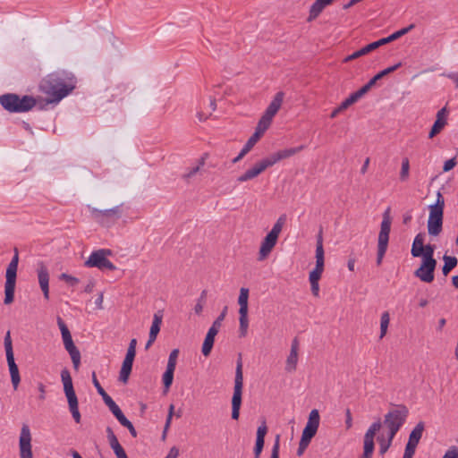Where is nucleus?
<instances>
[{"instance_id":"obj_61","label":"nucleus","mask_w":458,"mask_h":458,"mask_svg":"<svg viewBox=\"0 0 458 458\" xmlns=\"http://www.w3.org/2000/svg\"><path fill=\"white\" fill-rule=\"evenodd\" d=\"M390 39H389V37H386V38H380L375 42H372V46L374 47V50L377 49L378 47L386 45V44H388L390 43Z\"/></svg>"},{"instance_id":"obj_52","label":"nucleus","mask_w":458,"mask_h":458,"mask_svg":"<svg viewBox=\"0 0 458 458\" xmlns=\"http://www.w3.org/2000/svg\"><path fill=\"white\" fill-rule=\"evenodd\" d=\"M92 383H93L94 386L96 387L98 393L102 397H104V395L107 394V393L104 390V388L101 386L99 381L98 380L95 371L92 372Z\"/></svg>"},{"instance_id":"obj_29","label":"nucleus","mask_w":458,"mask_h":458,"mask_svg":"<svg viewBox=\"0 0 458 458\" xmlns=\"http://www.w3.org/2000/svg\"><path fill=\"white\" fill-rule=\"evenodd\" d=\"M242 387H243L242 362V358L240 357L239 360H237V365H236V369H235L233 390L242 391Z\"/></svg>"},{"instance_id":"obj_37","label":"nucleus","mask_w":458,"mask_h":458,"mask_svg":"<svg viewBox=\"0 0 458 458\" xmlns=\"http://www.w3.org/2000/svg\"><path fill=\"white\" fill-rule=\"evenodd\" d=\"M312 437H310V436H307L302 433L301 438L299 443V447L297 449V455L301 456L304 453L305 449L308 447L309 444L310 443V440Z\"/></svg>"},{"instance_id":"obj_35","label":"nucleus","mask_w":458,"mask_h":458,"mask_svg":"<svg viewBox=\"0 0 458 458\" xmlns=\"http://www.w3.org/2000/svg\"><path fill=\"white\" fill-rule=\"evenodd\" d=\"M174 370H175L174 368L166 367V369H165V373L163 374L162 381H163L164 386L165 388V391H168L170 386L173 384Z\"/></svg>"},{"instance_id":"obj_49","label":"nucleus","mask_w":458,"mask_h":458,"mask_svg":"<svg viewBox=\"0 0 458 458\" xmlns=\"http://www.w3.org/2000/svg\"><path fill=\"white\" fill-rule=\"evenodd\" d=\"M60 279L67 283L71 286L76 285L80 280L79 278L70 276L68 274L63 273L60 275Z\"/></svg>"},{"instance_id":"obj_13","label":"nucleus","mask_w":458,"mask_h":458,"mask_svg":"<svg viewBox=\"0 0 458 458\" xmlns=\"http://www.w3.org/2000/svg\"><path fill=\"white\" fill-rule=\"evenodd\" d=\"M91 212L94 215L95 218L100 224H102L103 225H106V226H109L110 224L114 223L122 216L120 207H118V206L114 207L113 208L105 209V210L93 208Z\"/></svg>"},{"instance_id":"obj_42","label":"nucleus","mask_w":458,"mask_h":458,"mask_svg":"<svg viewBox=\"0 0 458 458\" xmlns=\"http://www.w3.org/2000/svg\"><path fill=\"white\" fill-rule=\"evenodd\" d=\"M377 442L379 444L380 454H384L385 453H386L392 445V442L386 439V437L383 435L377 437Z\"/></svg>"},{"instance_id":"obj_36","label":"nucleus","mask_w":458,"mask_h":458,"mask_svg":"<svg viewBox=\"0 0 458 458\" xmlns=\"http://www.w3.org/2000/svg\"><path fill=\"white\" fill-rule=\"evenodd\" d=\"M390 322V316L387 311H385L381 315L380 318V338H383L386 332Z\"/></svg>"},{"instance_id":"obj_24","label":"nucleus","mask_w":458,"mask_h":458,"mask_svg":"<svg viewBox=\"0 0 458 458\" xmlns=\"http://www.w3.org/2000/svg\"><path fill=\"white\" fill-rule=\"evenodd\" d=\"M218 331L219 330L216 329L215 327H211L208 329V331L206 335L204 343L202 344V349H201V352L204 356L207 357L210 354L213 345H214L215 337L217 335Z\"/></svg>"},{"instance_id":"obj_26","label":"nucleus","mask_w":458,"mask_h":458,"mask_svg":"<svg viewBox=\"0 0 458 458\" xmlns=\"http://www.w3.org/2000/svg\"><path fill=\"white\" fill-rule=\"evenodd\" d=\"M242 391L233 390L232 397V419L237 420L240 417Z\"/></svg>"},{"instance_id":"obj_16","label":"nucleus","mask_w":458,"mask_h":458,"mask_svg":"<svg viewBox=\"0 0 458 458\" xmlns=\"http://www.w3.org/2000/svg\"><path fill=\"white\" fill-rule=\"evenodd\" d=\"M38 284L41 291L43 292L44 298L49 299V272L47 267L43 262L38 264L37 268Z\"/></svg>"},{"instance_id":"obj_14","label":"nucleus","mask_w":458,"mask_h":458,"mask_svg":"<svg viewBox=\"0 0 458 458\" xmlns=\"http://www.w3.org/2000/svg\"><path fill=\"white\" fill-rule=\"evenodd\" d=\"M19 449L21 458H33L30 429L26 424L21 429Z\"/></svg>"},{"instance_id":"obj_9","label":"nucleus","mask_w":458,"mask_h":458,"mask_svg":"<svg viewBox=\"0 0 458 458\" xmlns=\"http://www.w3.org/2000/svg\"><path fill=\"white\" fill-rule=\"evenodd\" d=\"M112 254L111 250L99 249L93 251L89 259L85 261L84 265L87 267H97L100 270L114 271L116 267L106 258Z\"/></svg>"},{"instance_id":"obj_21","label":"nucleus","mask_w":458,"mask_h":458,"mask_svg":"<svg viewBox=\"0 0 458 458\" xmlns=\"http://www.w3.org/2000/svg\"><path fill=\"white\" fill-rule=\"evenodd\" d=\"M335 0H315V2L311 4L309 12V16L307 21H312L316 20L320 13L323 12V10L332 4Z\"/></svg>"},{"instance_id":"obj_7","label":"nucleus","mask_w":458,"mask_h":458,"mask_svg":"<svg viewBox=\"0 0 458 458\" xmlns=\"http://www.w3.org/2000/svg\"><path fill=\"white\" fill-rule=\"evenodd\" d=\"M56 321L61 331L64 346L71 356L74 369L78 370L81 364V352L75 346L71 332L62 318L57 317Z\"/></svg>"},{"instance_id":"obj_27","label":"nucleus","mask_w":458,"mask_h":458,"mask_svg":"<svg viewBox=\"0 0 458 458\" xmlns=\"http://www.w3.org/2000/svg\"><path fill=\"white\" fill-rule=\"evenodd\" d=\"M163 314L162 311L159 310L154 314L153 322L149 330L148 337L151 340H156L157 336L160 331V326L162 324Z\"/></svg>"},{"instance_id":"obj_56","label":"nucleus","mask_w":458,"mask_h":458,"mask_svg":"<svg viewBox=\"0 0 458 458\" xmlns=\"http://www.w3.org/2000/svg\"><path fill=\"white\" fill-rule=\"evenodd\" d=\"M114 416L117 419L120 424L123 427H129L131 421L124 416L121 409L114 413Z\"/></svg>"},{"instance_id":"obj_12","label":"nucleus","mask_w":458,"mask_h":458,"mask_svg":"<svg viewBox=\"0 0 458 458\" xmlns=\"http://www.w3.org/2000/svg\"><path fill=\"white\" fill-rule=\"evenodd\" d=\"M324 249L321 233L318 234L316 246V266L309 276L310 282H318L324 271Z\"/></svg>"},{"instance_id":"obj_31","label":"nucleus","mask_w":458,"mask_h":458,"mask_svg":"<svg viewBox=\"0 0 458 458\" xmlns=\"http://www.w3.org/2000/svg\"><path fill=\"white\" fill-rule=\"evenodd\" d=\"M374 51V47L372 46V43L363 47L362 48H360V50H357L355 51L354 53H352V55H347L344 59V63H348V62H351L354 59H357L360 56H363L365 55H368L369 54L370 52Z\"/></svg>"},{"instance_id":"obj_33","label":"nucleus","mask_w":458,"mask_h":458,"mask_svg":"<svg viewBox=\"0 0 458 458\" xmlns=\"http://www.w3.org/2000/svg\"><path fill=\"white\" fill-rule=\"evenodd\" d=\"M272 122V118L263 114L258 123L255 132L262 136L264 132L268 129Z\"/></svg>"},{"instance_id":"obj_34","label":"nucleus","mask_w":458,"mask_h":458,"mask_svg":"<svg viewBox=\"0 0 458 458\" xmlns=\"http://www.w3.org/2000/svg\"><path fill=\"white\" fill-rule=\"evenodd\" d=\"M434 251H435V246L432 244H427L424 245L422 249V255L420 257L422 258L423 261H429L432 263H437V260L434 259Z\"/></svg>"},{"instance_id":"obj_45","label":"nucleus","mask_w":458,"mask_h":458,"mask_svg":"<svg viewBox=\"0 0 458 458\" xmlns=\"http://www.w3.org/2000/svg\"><path fill=\"white\" fill-rule=\"evenodd\" d=\"M102 399L113 414L120 410L119 406L115 403V402L108 394L104 395V397H102Z\"/></svg>"},{"instance_id":"obj_63","label":"nucleus","mask_w":458,"mask_h":458,"mask_svg":"<svg viewBox=\"0 0 458 458\" xmlns=\"http://www.w3.org/2000/svg\"><path fill=\"white\" fill-rule=\"evenodd\" d=\"M446 114H447V110H446V107H443L441 108L437 114V119L436 120H439L441 122H447L446 121Z\"/></svg>"},{"instance_id":"obj_54","label":"nucleus","mask_w":458,"mask_h":458,"mask_svg":"<svg viewBox=\"0 0 458 458\" xmlns=\"http://www.w3.org/2000/svg\"><path fill=\"white\" fill-rule=\"evenodd\" d=\"M114 416L117 419L120 424L123 427H129L131 421L124 416L121 409L114 413Z\"/></svg>"},{"instance_id":"obj_2","label":"nucleus","mask_w":458,"mask_h":458,"mask_svg":"<svg viewBox=\"0 0 458 458\" xmlns=\"http://www.w3.org/2000/svg\"><path fill=\"white\" fill-rule=\"evenodd\" d=\"M37 104L34 97L24 95L20 97L15 93H6L0 96V105L9 113H26Z\"/></svg>"},{"instance_id":"obj_10","label":"nucleus","mask_w":458,"mask_h":458,"mask_svg":"<svg viewBox=\"0 0 458 458\" xmlns=\"http://www.w3.org/2000/svg\"><path fill=\"white\" fill-rule=\"evenodd\" d=\"M409 411L406 406L400 405L395 409L390 410L384 418V425L387 428L400 430L405 423Z\"/></svg>"},{"instance_id":"obj_5","label":"nucleus","mask_w":458,"mask_h":458,"mask_svg":"<svg viewBox=\"0 0 458 458\" xmlns=\"http://www.w3.org/2000/svg\"><path fill=\"white\" fill-rule=\"evenodd\" d=\"M285 220V215H282L274 224L271 231L266 235L260 245L259 260L267 259L270 254L277 242L278 236L283 229Z\"/></svg>"},{"instance_id":"obj_22","label":"nucleus","mask_w":458,"mask_h":458,"mask_svg":"<svg viewBox=\"0 0 458 458\" xmlns=\"http://www.w3.org/2000/svg\"><path fill=\"white\" fill-rule=\"evenodd\" d=\"M284 93L283 91L277 92L273 100L270 102L268 106L267 107L264 114L273 119V117L276 114L278 110L280 109L282 103L284 101Z\"/></svg>"},{"instance_id":"obj_1","label":"nucleus","mask_w":458,"mask_h":458,"mask_svg":"<svg viewBox=\"0 0 458 458\" xmlns=\"http://www.w3.org/2000/svg\"><path fill=\"white\" fill-rule=\"evenodd\" d=\"M75 77L66 72H56L47 75L40 82V90L48 96L47 103H58L75 88Z\"/></svg>"},{"instance_id":"obj_18","label":"nucleus","mask_w":458,"mask_h":458,"mask_svg":"<svg viewBox=\"0 0 458 458\" xmlns=\"http://www.w3.org/2000/svg\"><path fill=\"white\" fill-rule=\"evenodd\" d=\"M298 351H299V341L295 337L292 341L290 353L286 359L285 370L287 372H293L296 370L298 362Z\"/></svg>"},{"instance_id":"obj_4","label":"nucleus","mask_w":458,"mask_h":458,"mask_svg":"<svg viewBox=\"0 0 458 458\" xmlns=\"http://www.w3.org/2000/svg\"><path fill=\"white\" fill-rule=\"evenodd\" d=\"M392 220L390 216V208L383 213V219L380 224V231L377 238V265L382 263L384 256L386 253L389 242V234L391 232Z\"/></svg>"},{"instance_id":"obj_43","label":"nucleus","mask_w":458,"mask_h":458,"mask_svg":"<svg viewBox=\"0 0 458 458\" xmlns=\"http://www.w3.org/2000/svg\"><path fill=\"white\" fill-rule=\"evenodd\" d=\"M207 293H208L207 290H203L201 292L200 296L198 299V302L194 307V311L198 315H199L203 310V307L206 302Z\"/></svg>"},{"instance_id":"obj_58","label":"nucleus","mask_w":458,"mask_h":458,"mask_svg":"<svg viewBox=\"0 0 458 458\" xmlns=\"http://www.w3.org/2000/svg\"><path fill=\"white\" fill-rule=\"evenodd\" d=\"M174 405L171 404L169 406L168 415H167L165 424L164 435L165 434L166 430L169 428V427L171 425V420H172V418L174 415Z\"/></svg>"},{"instance_id":"obj_41","label":"nucleus","mask_w":458,"mask_h":458,"mask_svg":"<svg viewBox=\"0 0 458 458\" xmlns=\"http://www.w3.org/2000/svg\"><path fill=\"white\" fill-rule=\"evenodd\" d=\"M414 28V24H410L408 27L403 28L393 34H391L389 37V39L391 42L398 39L399 38L403 37V35L407 34L409 31H411Z\"/></svg>"},{"instance_id":"obj_17","label":"nucleus","mask_w":458,"mask_h":458,"mask_svg":"<svg viewBox=\"0 0 458 458\" xmlns=\"http://www.w3.org/2000/svg\"><path fill=\"white\" fill-rule=\"evenodd\" d=\"M320 421V417L318 411L314 409L310 412L308 422L302 431L303 434L310 436V437H313L318 428Z\"/></svg>"},{"instance_id":"obj_8","label":"nucleus","mask_w":458,"mask_h":458,"mask_svg":"<svg viewBox=\"0 0 458 458\" xmlns=\"http://www.w3.org/2000/svg\"><path fill=\"white\" fill-rule=\"evenodd\" d=\"M304 148V146H299L295 148H290L279 150L269 157L260 160L259 162L256 163L253 165V169H256L257 173L260 174L262 172H264L267 168L274 165L277 162L288 158L300 151H301Z\"/></svg>"},{"instance_id":"obj_47","label":"nucleus","mask_w":458,"mask_h":458,"mask_svg":"<svg viewBox=\"0 0 458 458\" xmlns=\"http://www.w3.org/2000/svg\"><path fill=\"white\" fill-rule=\"evenodd\" d=\"M178 355H179V350L178 349H174L170 352V354H169V358H168V361H167L166 367H171V368H174L175 369L176 363H177Z\"/></svg>"},{"instance_id":"obj_30","label":"nucleus","mask_w":458,"mask_h":458,"mask_svg":"<svg viewBox=\"0 0 458 458\" xmlns=\"http://www.w3.org/2000/svg\"><path fill=\"white\" fill-rule=\"evenodd\" d=\"M444 266L442 267V273L446 276L456 266L457 259L454 256L444 255L443 256Z\"/></svg>"},{"instance_id":"obj_19","label":"nucleus","mask_w":458,"mask_h":458,"mask_svg":"<svg viewBox=\"0 0 458 458\" xmlns=\"http://www.w3.org/2000/svg\"><path fill=\"white\" fill-rule=\"evenodd\" d=\"M267 433V427L266 422H263L257 429L256 443L253 449L254 458H260V454L264 448L265 437Z\"/></svg>"},{"instance_id":"obj_28","label":"nucleus","mask_w":458,"mask_h":458,"mask_svg":"<svg viewBox=\"0 0 458 458\" xmlns=\"http://www.w3.org/2000/svg\"><path fill=\"white\" fill-rule=\"evenodd\" d=\"M132 364H133V360H127L124 358L123 364H122L121 370H120V375H119L120 381H122L124 384L127 383V381L129 379L130 374L132 369Z\"/></svg>"},{"instance_id":"obj_3","label":"nucleus","mask_w":458,"mask_h":458,"mask_svg":"<svg viewBox=\"0 0 458 458\" xmlns=\"http://www.w3.org/2000/svg\"><path fill=\"white\" fill-rule=\"evenodd\" d=\"M444 208L445 199L441 191H438L437 192L436 203L428 207V233L429 235L437 236L442 232Z\"/></svg>"},{"instance_id":"obj_32","label":"nucleus","mask_w":458,"mask_h":458,"mask_svg":"<svg viewBox=\"0 0 458 458\" xmlns=\"http://www.w3.org/2000/svg\"><path fill=\"white\" fill-rule=\"evenodd\" d=\"M61 379L64 385V393L74 390L72 379L70 371L67 369H64L61 371Z\"/></svg>"},{"instance_id":"obj_53","label":"nucleus","mask_w":458,"mask_h":458,"mask_svg":"<svg viewBox=\"0 0 458 458\" xmlns=\"http://www.w3.org/2000/svg\"><path fill=\"white\" fill-rule=\"evenodd\" d=\"M114 416L117 419L120 424L123 427H129L131 421L124 416L121 409L114 413Z\"/></svg>"},{"instance_id":"obj_40","label":"nucleus","mask_w":458,"mask_h":458,"mask_svg":"<svg viewBox=\"0 0 458 458\" xmlns=\"http://www.w3.org/2000/svg\"><path fill=\"white\" fill-rule=\"evenodd\" d=\"M409 172H410V162L407 157H404L402 161L400 180L403 182L406 181L409 177Z\"/></svg>"},{"instance_id":"obj_46","label":"nucleus","mask_w":458,"mask_h":458,"mask_svg":"<svg viewBox=\"0 0 458 458\" xmlns=\"http://www.w3.org/2000/svg\"><path fill=\"white\" fill-rule=\"evenodd\" d=\"M260 135L257 132H254L250 139L247 140L246 144L244 145L243 148L246 149L248 152L250 151V149L254 147V145L258 142V140L260 139Z\"/></svg>"},{"instance_id":"obj_48","label":"nucleus","mask_w":458,"mask_h":458,"mask_svg":"<svg viewBox=\"0 0 458 458\" xmlns=\"http://www.w3.org/2000/svg\"><path fill=\"white\" fill-rule=\"evenodd\" d=\"M227 313V307L225 306L220 315L216 318V320L213 322L211 327H215L216 329L219 330L222 325L223 320L225 319Z\"/></svg>"},{"instance_id":"obj_62","label":"nucleus","mask_w":458,"mask_h":458,"mask_svg":"<svg viewBox=\"0 0 458 458\" xmlns=\"http://www.w3.org/2000/svg\"><path fill=\"white\" fill-rule=\"evenodd\" d=\"M442 458H458V451L456 447H452L446 451Z\"/></svg>"},{"instance_id":"obj_64","label":"nucleus","mask_w":458,"mask_h":458,"mask_svg":"<svg viewBox=\"0 0 458 458\" xmlns=\"http://www.w3.org/2000/svg\"><path fill=\"white\" fill-rule=\"evenodd\" d=\"M179 455V449L176 446H173L165 458H177Z\"/></svg>"},{"instance_id":"obj_23","label":"nucleus","mask_w":458,"mask_h":458,"mask_svg":"<svg viewBox=\"0 0 458 458\" xmlns=\"http://www.w3.org/2000/svg\"><path fill=\"white\" fill-rule=\"evenodd\" d=\"M7 364L9 367L11 381L13 386V389L16 390L21 382V377L19 373V369L14 360V355L6 357Z\"/></svg>"},{"instance_id":"obj_57","label":"nucleus","mask_w":458,"mask_h":458,"mask_svg":"<svg viewBox=\"0 0 458 458\" xmlns=\"http://www.w3.org/2000/svg\"><path fill=\"white\" fill-rule=\"evenodd\" d=\"M110 447L113 449L117 458L126 455V453L123 446L120 445L119 441L110 445Z\"/></svg>"},{"instance_id":"obj_25","label":"nucleus","mask_w":458,"mask_h":458,"mask_svg":"<svg viewBox=\"0 0 458 458\" xmlns=\"http://www.w3.org/2000/svg\"><path fill=\"white\" fill-rule=\"evenodd\" d=\"M426 234L425 233H419L412 242L411 254L414 258H419L420 255H422V249L424 247V242H425Z\"/></svg>"},{"instance_id":"obj_20","label":"nucleus","mask_w":458,"mask_h":458,"mask_svg":"<svg viewBox=\"0 0 458 458\" xmlns=\"http://www.w3.org/2000/svg\"><path fill=\"white\" fill-rule=\"evenodd\" d=\"M424 428V422L420 421L410 433L409 439L405 447L416 451V447L422 437Z\"/></svg>"},{"instance_id":"obj_15","label":"nucleus","mask_w":458,"mask_h":458,"mask_svg":"<svg viewBox=\"0 0 458 458\" xmlns=\"http://www.w3.org/2000/svg\"><path fill=\"white\" fill-rule=\"evenodd\" d=\"M437 263L421 260L420 266L415 270L414 276L424 283L433 282L434 272Z\"/></svg>"},{"instance_id":"obj_55","label":"nucleus","mask_w":458,"mask_h":458,"mask_svg":"<svg viewBox=\"0 0 458 458\" xmlns=\"http://www.w3.org/2000/svg\"><path fill=\"white\" fill-rule=\"evenodd\" d=\"M114 416L117 419L120 424L123 427H129L131 421L124 416L121 409L114 413Z\"/></svg>"},{"instance_id":"obj_6","label":"nucleus","mask_w":458,"mask_h":458,"mask_svg":"<svg viewBox=\"0 0 458 458\" xmlns=\"http://www.w3.org/2000/svg\"><path fill=\"white\" fill-rule=\"evenodd\" d=\"M14 255L9 263L6 274H5V284H4V300L5 305L11 304L14 300V291L16 284L17 268L19 262V254L17 249L14 250Z\"/></svg>"},{"instance_id":"obj_59","label":"nucleus","mask_w":458,"mask_h":458,"mask_svg":"<svg viewBox=\"0 0 458 458\" xmlns=\"http://www.w3.org/2000/svg\"><path fill=\"white\" fill-rule=\"evenodd\" d=\"M69 410H70L72 416L73 420H75V422L80 423L81 422V413L79 411V404L75 405V406L69 407Z\"/></svg>"},{"instance_id":"obj_38","label":"nucleus","mask_w":458,"mask_h":458,"mask_svg":"<svg viewBox=\"0 0 458 458\" xmlns=\"http://www.w3.org/2000/svg\"><path fill=\"white\" fill-rule=\"evenodd\" d=\"M446 123H447V122H441L439 120H436L429 133H428V138L429 139L434 138L437 134H438L444 129V127L446 125Z\"/></svg>"},{"instance_id":"obj_39","label":"nucleus","mask_w":458,"mask_h":458,"mask_svg":"<svg viewBox=\"0 0 458 458\" xmlns=\"http://www.w3.org/2000/svg\"><path fill=\"white\" fill-rule=\"evenodd\" d=\"M258 175H259V174L257 173L256 169H253V167H251V168L248 169L245 173H243L242 175H240L237 178V182H244L250 181L251 179H254Z\"/></svg>"},{"instance_id":"obj_50","label":"nucleus","mask_w":458,"mask_h":458,"mask_svg":"<svg viewBox=\"0 0 458 458\" xmlns=\"http://www.w3.org/2000/svg\"><path fill=\"white\" fill-rule=\"evenodd\" d=\"M64 394L67 398L69 407L75 406V405L79 404L78 398H77V395H76L74 390L66 392Z\"/></svg>"},{"instance_id":"obj_11","label":"nucleus","mask_w":458,"mask_h":458,"mask_svg":"<svg viewBox=\"0 0 458 458\" xmlns=\"http://www.w3.org/2000/svg\"><path fill=\"white\" fill-rule=\"evenodd\" d=\"M248 299H249V289L248 288H241L240 294L238 298V303L240 305L239 309V322H240V336L244 337L247 335L248 327H249V319H248Z\"/></svg>"},{"instance_id":"obj_44","label":"nucleus","mask_w":458,"mask_h":458,"mask_svg":"<svg viewBox=\"0 0 458 458\" xmlns=\"http://www.w3.org/2000/svg\"><path fill=\"white\" fill-rule=\"evenodd\" d=\"M4 349L6 357L13 355V344L10 331H8L4 336Z\"/></svg>"},{"instance_id":"obj_51","label":"nucleus","mask_w":458,"mask_h":458,"mask_svg":"<svg viewBox=\"0 0 458 458\" xmlns=\"http://www.w3.org/2000/svg\"><path fill=\"white\" fill-rule=\"evenodd\" d=\"M279 449H280V436L277 435L275 439V443L273 445L271 450L270 458H279Z\"/></svg>"},{"instance_id":"obj_60","label":"nucleus","mask_w":458,"mask_h":458,"mask_svg":"<svg viewBox=\"0 0 458 458\" xmlns=\"http://www.w3.org/2000/svg\"><path fill=\"white\" fill-rule=\"evenodd\" d=\"M457 162H456V158L455 157H453V158H450L448 160H446L444 164V166H443V171L444 172H449L450 170H452L455 165H456Z\"/></svg>"}]
</instances>
